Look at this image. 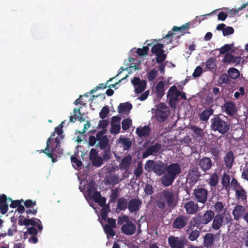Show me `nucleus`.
Masks as SVG:
<instances>
[{"label": "nucleus", "instance_id": "nucleus-1", "mask_svg": "<svg viewBox=\"0 0 248 248\" xmlns=\"http://www.w3.org/2000/svg\"><path fill=\"white\" fill-rule=\"evenodd\" d=\"M177 203L176 193L171 189H164L159 194L155 201L156 206L161 210H163L167 206L170 209H173Z\"/></svg>", "mask_w": 248, "mask_h": 248}, {"label": "nucleus", "instance_id": "nucleus-2", "mask_svg": "<svg viewBox=\"0 0 248 248\" xmlns=\"http://www.w3.org/2000/svg\"><path fill=\"white\" fill-rule=\"evenodd\" d=\"M181 172V167L178 163H173L166 166V173L161 179L162 185L165 187L170 186Z\"/></svg>", "mask_w": 248, "mask_h": 248}, {"label": "nucleus", "instance_id": "nucleus-3", "mask_svg": "<svg viewBox=\"0 0 248 248\" xmlns=\"http://www.w3.org/2000/svg\"><path fill=\"white\" fill-rule=\"evenodd\" d=\"M214 214L212 210H208L202 216H196L191 220L188 225V229L192 230L195 227L201 229L203 225H207L212 221L214 217Z\"/></svg>", "mask_w": 248, "mask_h": 248}, {"label": "nucleus", "instance_id": "nucleus-4", "mask_svg": "<svg viewBox=\"0 0 248 248\" xmlns=\"http://www.w3.org/2000/svg\"><path fill=\"white\" fill-rule=\"evenodd\" d=\"M211 129L214 131H217L221 134L227 133L230 128V123L225 121L220 115H216L211 120Z\"/></svg>", "mask_w": 248, "mask_h": 248}, {"label": "nucleus", "instance_id": "nucleus-5", "mask_svg": "<svg viewBox=\"0 0 248 248\" xmlns=\"http://www.w3.org/2000/svg\"><path fill=\"white\" fill-rule=\"evenodd\" d=\"M212 220V227L214 230L219 229L222 225H227L228 227H230L232 224V218L231 214L225 212L222 214L214 215V217Z\"/></svg>", "mask_w": 248, "mask_h": 248}, {"label": "nucleus", "instance_id": "nucleus-6", "mask_svg": "<svg viewBox=\"0 0 248 248\" xmlns=\"http://www.w3.org/2000/svg\"><path fill=\"white\" fill-rule=\"evenodd\" d=\"M201 176L199 168L194 165H191L186 177L188 183L191 185L196 183Z\"/></svg>", "mask_w": 248, "mask_h": 248}, {"label": "nucleus", "instance_id": "nucleus-7", "mask_svg": "<svg viewBox=\"0 0 248 248\" xmlns=\"http://www.w3.org/2000/svg\"><path fill=\"white\" fill-rule=\"evenodd\" d=\"M106 132L107 129H102L97 133L98 142L96 144V147L99 148L100 150L105 149L108 145L109 140L107 136L104 135Z\"/></svg>", "mask_w": 248, "mask_h": 248}, {"label": "nucleus", "instance_id": "nucleus-8", "mask_svg": "<svg viewBox=\"0 0 248 248\" xmlns=\"http://www.w3.org/2000/svg\"><path fill=\"white\" fill-rule=\"evenodd\" d=\"M181 94V92L177 90V87L173 85L170 87L168 93L167 97H170L169 104L171 107H175L176 106L175 102L178 100V97Z\"/></svg>", "mask_w": 248, "mask_h": 248}, {"label": "nucleus", "instance_id": "nucleus-9", "mask_svg": "<svg viewBox=\"0 0 248 248\" xmlns=\"http://www.w3.org/2000/svg\"><path fill=\"white\" fill-rule=\"evenodd\" d=\"M208 194V190L204 188L198 187L194 190L195 199L197 202L202 204H204L206 202Z\"/></svg>", "mask_w": 248, "mask_h": 248}, {"label": "nucleus", "instance_id": "nucleus-10", "mask_svg": "<svg viewBox=\"0 0 248 248\" xmlns=\"http://www.w3.org/2000/svg\"><path fill=\"white\" fill-rule=\"evenodd\" d=\"M188 217L184 215L177 216L172 222V227L177 229H181L185 227L188 223Z\"/></svg>", "mask_w": 248, "mask_h": 248}, {"label": "nucleus", "instance_id": "nucleus-11", "mask_svg": "<svg viewBox=\"0 0 248 248\" xmlns=\"http://www.w3.org/2000/svg\"><path fill=\"white\" fill-rule=\"evenodd\" d=\"M222 111L230 116H234L237 112V108L235 104L232 101H225L222 106Z\"/></svg>", "mask_w": 248, "mask_h": 248}, {"label": "nucleus", "instance_id": "nucleus-12", "mask_svg": "<svg viewBox=\"0 0 248 248\" xmlns=\"http://www.w3.org/2000/svg\"><path fill=\"white\" fill-rule=\"evenodd\" d=\"M162 145L158 142L155 143L154 145H151L143 153L142 157L145 158L151 155H156L158 153L162 152Z\"/></svg>", "mask_w": 248, "mask_h": 248}, {"label": "nucleus", "instance_id": "nucleus-13", "mask_svg": "<svg viewBox=\"0 0 248 248\" xmlns=\"http://www.w3.org/2000/svg\"><path fill=\"white\" fill-rule=\"evenodd\" d=\"M142 204V201L138 198H133L129 201L127 208L131 213H137L140 210Z\"/></svg>", "mask_w": 248, "mask_h": 248}, {"label": "nucleus", "instance_id": "nucleus-14", "mask_svg": "<svg viewBox=\"0 0 248 248\" xmlns=\"http://www.w3.org/2000/svg\"><path fill=\"white\" fill-rule=\"evenodd\" d=\"M169 244L171 248H184L185 239L178 237L170 236L168 238Z\"/></svg>", "mask_w": 248, "mask_h": 248}, {"label": "nucleus", "instance_id": "nucleus-15", "mask_svg": "<svg viewBox=\"0 0 248 248\" xmlns=\"http://www.w3.org/2000/svg\"><path fill=\"white\" fill-rule=\"evenodd\" d=\"M212 161L210 157H203L199 160L198 165L204 172L209 171L213 166Z\"/></svg>", "mask_w": 248, "mask_h": 248}, {"label": "nucleus", "instance_id": "nucleus-16", "mask_svg": "<svg viewBox=\"0 0 248 248\" xmlns=\"http://www.w3.org/2000/svg\"><path fill=\"white\" fill-rule=\"evenodd\" d=\"M108 224L103 226L104 232L108 235L113 237L115 235L113 228L116 227V220L112 218L107 219Z\"/></svg>", "mask_w": 248, "mask_h": 248}, {"label": "nucleus", "instance_id": "nucleus-17", "mask_svg": "<svg viewBox=\"0 0 248 248\" xmlns=\"http://www.w3.org/2000/svg\"><path fill=\"white\" fill-rule=\"evenodd\" d=\"M246 208L241 205H237L232 210V214L234 219L236 220H239L241 218L243 219V217L245 215Z\"/></svg>", "mask_w": 248, "mask_h": 248}, {"label": "nucleus", "instance_id": "nucleus-18", "mask_svg": "<svg viewBox=\"0 0 248 248\" xmlns=\"http://www.w3.org/2000/svg\"><path fill=\"white\" fill-rule=\"evenodd\" d=\"M184 208L188 215H193L197 213L199 206L194 201H190L186 202L184 205Z\"/></svg>", "mask_w": 248, "mask_h": 248}, {"label": "nucleus", "instance_id": "nucleus-19", "mask_svg": "<svg viewBox=\"0 0 248 248\" xmlns=\"http://www.w3.org/2000/svg\"><path fill=\"white\" fill-rule=\"evenodd\" d=\"M62 149L60 145H56L54 147H51L50 152L47 154V156L52 159L53 162L57 161V156L58 155H61L62 153Z\"/></svg>", "mask_w": 248, "mask_h": 248}, {"label": "nucleus", "instance_id": "nucleus-20", "mask_svg": "<svg viewBox=\"0 0 248 248\" xmlns=\"http://www.w3.org/2000/svg\"><path fill=\"white\" fill-rule=\"evenodd\" d=\"M136 230V226L131 221L126 222L121 227L122 232L126 235H132L135 232Z\"/></svg>", "mask_w": 248, "mask_h": 248}, {"label": "nucleus", "instance_id": "nucleus-21", "mask_svg": "<svg viewBox=\"0 0 248 248\" xmlns=\"http://www.w3.org/2000/svg\"><path fill=\"white\" fill-rule=\"evenodd\" d=\"M167 164L162 161L155 162L154 172L159 176L164 175L166 171Z\"/></svg>", "mask_w": 248, "mask_h": 248}, {"label": "nucleus", "instance_id": "nucleus-22", "mask_svg": "<svg viewBox=\"0 0 248 248\" xmlns=\"http://www.w3.org/2000/svg\"><path fill=\"white\" fill-rule=\"evenodd\" d=\"M132 157L128 155L124 157L119 163V168L121 170H126L128 169L132 163Z\"/></svg>", "mask_w": 248, "mask_h": 248}, {"label": "nucleus", "instance_id": "nucleus-23", "mask_svg": "<svg viewBox=\"0 0 248 248\" xmlns=\"http://www.w3.org/2000/svg\"><path fill=\"white\" fill-rule=\"evenodd\" d=\"M234 157L233 153L232 151L228 152L224 156V162L225 166L228 169H231L234 162Z\"/></svg>", "mask_w": 248, "mask_h": 248}, {"label": "nucleus", "instance_id": "nucleus-24", "mask_svg": "<svg viewBox=\"0 0 248 248\" xmlns=\"http://www.w3.org/2000/svg\"><path fill=\"white\" fill-rule=\"evenodd\" d=\"M150 131V127L148 125H145L143 127H138L136 133L140 138H145L149 136Z\"/></svg>", "mask_w": 248, "mask_h": 248}, {"label": "nucleus", "instance_id": "nucleus-25", "mask_svg": "<svg viewBox=\"0 0 248 248\" xmlns=\"http://www.w3.org/2000/svg\"><path fill=\"white\" fill-rule=\"evenodd\" d=\"M29 217H26L25 223L27 224V226L30 225L36 226L39 231H41L43 229V227L41 225V222L40 219L32 217L31 219H29Z\"/></svg>", "mask_w": 248, "mask_h": 248}, {"label": "nucleus", "instance_id": "nucleus-26", "mask_svg": "<svg viewBox=\"0 0 248 248\" xmlns=\"http://www.w3.org/2000/svg\"><path fill=\"white\" fill-rule=\"evenodd\" d=\"M155 118L159 123L165 122L168 118V112L166 110L156 109L155 112Z\"/></svg>", "mask_w": 248, "mask_h": 248}, {"label": "nucleus", "instance_id": "nucleus-27", "mask_svg": "<svg viewBox=\"0 0 248 248\" xmlns=\"http://www.w3.org/2000/svg\"><path fill=\"white\" fill-rule=\"evenodd\" d=\"M94 190V188L93 187H89L86 190L87 194L88 197L92 198L95 202L101 197V194L99 192L97 191H94L93 192V191Z\"/></svg>", "mask_w": 248, "mask_h": 248}, {"label": "nucleus", "instance_id": "nucleus-28", "mask_svg": "<svg viewBox=\"0 0 248 248\" xmlns=\"http://www.w3.org/2000/svg\"><path fill=\"white\" fill-rule=\"evenodd\" d=\"M117 141L118 143L122 144L124 150H128L131 146L132 142L128 138L121 137Z\"/></svg>", "mask_w": 248, "mask_h": 248}, {"label": "nucleus", "instance_id": "nucleus-29", "mask_svg": "<svg viewBox=\"0 0 248 248\" xmlns=\"http://www.w3.org/2000/svg\"><path fill=\"white\" fill-rule=\"evenodd\" d=\"M120 181L119 176L115 174H110L105 179L106 184L107 185H115Z\"/></svg>", "mask_w": 248, "mask_h": 248}, {"label": "nucleus", "instance_id": "nucleus-30", "mask_svg": "<svg viewBox=\"0 0 248 248\" xmlns=\"http://www.w3.org/2000/svg\"><path fill=\"white\" fill-rule=\"evenodd\" d=\"M214 110L213 108H208L203 110L200 115V119L202 121H207L209 117L212 115Z\"/></svg>", "mask_w": 248, "mask_h": 248}, {"label": "nucleus", "instance_id": "nucleus-31", "mask_svg": "<svg viewBox=\"0 0 248 248\" xmlns=\"http://www.w3.org/2000/svg\"><path fill=\"white\" fill-rule=\"evenodd\" d=\"M236 198L242 202H246L247 199V193L245 189L242 187L235 191Z\"/></svg>", "mask_w": 248, "mask_h": 248}, {"label": "nucleus", "instance_id": "nucleus-32", "mask_svg": "<svg viewBox=\"0 0 248 248\" xmlns=\"http://www.w3.org/2000/svg\"><path fill=\"white\" fill-rule=\"evenodd\" d=\"M128 202L127 200L124 197H122L118 199L117 203V207L121 211H124L127 208Z\"/></svg>", "mask_w": 248, "mask_h": 248}, {"label": "nucleus", "instance_id": "nucleus-33", "mask_svg": "<svg viewBox=\"0 0 248 248\" xmlns=\"http://www.w3.org/2000/svg\"><path fill=\"white\" fill-rule=\"evenodd\" d=\"M221 183L223 188L226 190L229 191L230 190V178L228 174L224 173L222 177Z\"/></svg>", "mask_w": 248, "mask_h": 248}, {"label": "nucleus", "instance_id": "nucleus-34", "mask_svg": "<svg viewBox=\"0 0 248 248\" xmlns=\"http://www.w3.org/2000/svg\"><path fill=\"white\" fill-rule=\"evenodd\" d=\"M132 108V105L129 102L120 103L118 107V111L119 113L124 112H129Z\"/></svg>", "mask_w": 248, "mask_h": 248}, {"label": "nucleus", "instance_id": "nucleus-35", "mask_svg": "<svg viewBox=\"0 0 248 248\" xmlns=\"http://www.w3.org/2000/svg\"><path fill=\"white\" fill-rule=\"evenodd\" d=\"M204 245L206 247H211L214 242V238L212 233H207L203 238Z\"/></svg>", "mask_w": 248, "mask_h": 248}, {"label": "nucleus", "instance_id": "nucleus-36", "mask_svg": "<svg viewBox=\"0 0 248 248\" xmlns=\"http://www.w3.org/2000/svg\"><path fill=\"white\" fill-rule=\"evenodd\" d=\"M228 73L229 77L233 79H237L240 75L239 70L233 67L229 68L228 70Z\"/></svg>", "mask_w": 248, "mask_h": 248}, {"label": "nucleus", "instance_id": "nucleus-37", "mask_svg": "<svg viewBox=\"0 0 248 248\" xmlns=\"http://www.w3.org/2000/svg\"><path fill=\"white\" fill-rule=\"evenodd\" d=\"M218 176L217 173H214L211 175L209 178L208 183L212 187L216 186L218 182Z\"/></svg>", "mask_w": 248, "mask_h": 248}, {"label": "nucleus", "instance_id": "nucleus-38", "mask_svg": "<svg viewBox=\"0 0 248 248\" xmlns=\"http://www.w3.org/2000/svg\"><path fill=\"white\" fill-rule=\"evenodd\" d=\"M164 84L162 81H159L156 87L155 92L158 97H161L164 94Z\"/></svg>", "mask_w": 248, "mask_h": 248}, {"label": "nucleus", "instance_id": "nucleus-39", "mask_svg": "<svg viewBox=\"0 0 248 248\" xmlns=\"http://www.w3.org/2000/svg\"><path fill=\"white\" fill-rule=\"evenodd\" d=\"M164 44L158 43L153 46L152 48L151 51L152 53L156 55L162 52H164Z\"/></svg>", "mask_w": 248, "mask_h": 248}, {"label": "nucleus", "instance_id": "nucleus-40", "mask_svg": "<svg viewBox=\"0 0 248 248\" xmlns=\"http://www.w3.org/2000/svg\"><path fill=\"white\" fill-rule=\"evenodd\" d=\"M224 204L221 202H217L214 204V209L217 214H222L224 212L226 213L224 209Z\"/></svg>", "mask_w": 248, "mask_h": 248}, {"label": "nucleus", "instance_id": "nucleus-41", "mask_svg": "<svg viewBox=\"0 0 248 248\" xmlns=\"http://www.w3.org/2000/svg\"><path fill=\"white\" fill-rule=\"evenodd\" d=\"M74 112L75 114H76V113H78L80 115V116L77 117L75 114H74V115H73V116H70V122L74 123L75 122V121L77 119H78V120H79L80 122L84 121V120H85L83 118V117L81 116V114L79 108L77 109L76 108H75L74 109Z\"/></svg>", "mask_w": 248, "mask_h": 248}, {"label": "nucleus", "instance_id": "nucleus-42", "mask_svg": "<svg viewBox=\"0 0 248 248\" xmlns=\"http://www.w3.org/2000/svg\"><path fill=\"white\" fill-rule=\"evenodd\" d=\"M188 228V226L187 227ZM189 230L188 229L187 231H191V232L189 233L188 236V239L192 241L196 240L200 236V231H198L197 230Z\"/></svg>", "mask_w": 248, "mask_h": 248}, {"label": "nucleus", "instance_id": "nucleus-43", "mask_svg": "<svg viewBox=\"0 0 248 248\" xmlns=\"http://www.w3.org/2000/svg\"><path fill=\"white\" fill-rule=\"evenodd\" d=\"M155 161L153 160H148L146 161L144 169L147 172L154 171Z\"/></svg>", "mask_w": 248, "mask_h": 248}, {"label": "nucleus", "instance_id": "nucleus-44", "mask_svg": "<svg viewBox=\"0 0 248 248\" xmlns=\"http://www.w3.org/2000/svg\"><path fill=\"white\" fill-rule=\"evenodd\" d=\"M116 77L110 78L109 80H108L105 84L104 83H100L96 87H94L93 89L90 91V93H93L95 92L96 91H97L98 89H106L107 86L108 84V82L112 81V80L114 78Z\"/></svg>", "mask_w": 248, "mask_h": 248}, {"label": "nucleus", "instance_id": "nucleus-45", "mask_svg": "<svg viewBox=\"0 0 248 248\" xmlns=\"http://www.w3.org/2000/svg\"><path fill=\"white\" fill-rule=\"evenodd\" d=\"M146 84V81L145 80H142L141 82L135 87V92L137 93H141L145 89Z\"/></svg>", "mask_w": 248, "mask_h": 248}, {"label": "nucleus", "instance_id": "nucleus-46", "mask_svg": "<svg viewBox=\"0 0 248 248\" xmlns=\"http://www.w3.org/2000/svg\"><path fill=\"white\" fill-rule=\"evenodd\" d=\"M142 173V164L141 162H139L138 163L137 167L135 168L134 170V173L136 178H138L140 177Z\"/></svg>", "mask_w": 248, "mask_h": 248}, {"label": "nucleus", "instance_id": "nucleus-47", "mask_svg": "<svg viewBox=\"0 0 248 248\" xmlns=\"http://www.w3.org/2000/svg\"><path fill=\"white\" fill-rule=\"evenodd\" d=\"M55 136V133H52L51 136L47 139L46 141V146L45 149L42 150L41 152L45 153L47 155V154L50 152V140L52 139H53V137Z\"/></svg>", "mask_w": 248, "mask_h": 248}, {"label": "nucleus", "instance_id": "nucleus-48", "mask_svg": "<svg viewBox=\"0 0 248 248\" xmlns=\"http://www.w3.org/2000/svg\"><path fill=\"white\" fill-rule=\"evenodd\" d=\"M132 125V121L130 119H125L122 122V127L123 130H127Z\"/></svg>", "mask_w": 248, "mask_h": 248}, {"label": "nucleus", "instance_id": "nucleus-49", "mask_svg": "<svg viewBox=\"0 0 248 248\" xmlns=\"http://www.w3.org/2000/svg\"><path fill=\"white\" fill-rule=\"evenodd\" d=\"M217 81L219 84H226L229 82V77L227 74H222L218 78Z\"/></svg>", "mask_w": 248, "mask_h": 248}, {"label": "nucleus", "instance_id": "nucleus-50", "mask_svg": "<svg viewBox=\"0 0 248 248\" xmlns=\"http://www.w3.org/2000/svg\"><path fill=\"white\" fill-rule=\"evenodd\" d=\"M149 49V48L148 46H144L141 48H138L136 53L140 56H145L148 55Z\"/></svg>", "mask_w": 248, "mask_h": 248}, {"label": "nucleus", "instance_id": "nucleus-51", "mask_svg": "<svg viewBox=\"0 0 248 248\" xmlns=\"http://www.w3.org/2000/svg\"><path fill=\"white\" fill-rule=\"evenodd\" d=\"M190 129L198 137H202L203 135V130L197 126L192 125Z\"/></svg>", "mask_w": 248, "mask_h": 248}, {"label": "nucleus", "instance_id": "nucleus-52", "mask_svg": "<svg viewBox=\"0 0 248 248\" xmlns=\"http://www.w3.org/2000/svg\"><path fill=\"white\" fill-rule=\"evenodd\" d=\"M92 160V163L93 166L99 167L103 164V159L100 156H97L94 157Z\"/></svg>", "mask_w": 248, "mask_h": 248}, {"label": "nucleus", "instance_id": "nucleus-53", "mask_svg": "<svg viewBox=\"0 0 248 248\" xmlns=\"http://www.w3.org/2000/svg\"><path fill=\"white\" fill-rule=\"evenodd\" d=\"M233 44H225L223 46H222L219 49V53L221 54H224L225 53L228 52L229 51L232 47Z\"/></svg>", "mask_w": 248, "mask_h": 248}, {"label": "nucleus", "instance_id": "nucleus-54", "mask_svg": "<svg viewBox=\"0 0 248 248\" xmlns=\"http://www.w3.org/2000/svg\"><path fill=\"white\" fill-rule=\"evenodd\" d=\"M120 124H111L110 132L112 134H117L120 132Z\"/></svg>", "mask_w": 248, "mask_h": 248}, {"label": "nucleus", "instance_id": "nucleus-55", "mask_svg": "<svg viewBox=\"0 0 248 248\" xmlns=\"http://www.w3.org/2000/svg\"><path fill=\"white\" fill-rule=\"evenodd\" d=\"M206 67L210 70L214 69L216 68L215 62L213 58H210L206 62Z\"/></svg>", "mask_w": 248, "mask_h": 248}, {"label": "nucleus", "instance_id": "nucleus-56", "mask_svg": "<svg viewBox=\"0 0 248 248\" xmlns=\"http://www.w3.org/2000/svg\"><path fill=\"white\" fill-rule=\"evenodd\" d=\"M157 71L155 69L151 70L147 74V78L149 81L154 80L157 77Z\"/></svg>", "mask_w": 248, "mask_h": 248}, {"label": "nucleus", "instance_id": "nucleus-57", "mask_svg": "<svg viewBox=\"0 0 248 248\" xmlns=\"http://www.w3.org/2000/svg\"><path fill=\"white\" fill-rule=\"evenodd\" d=\"M233 58V55L230 53H227L223 58V61L225 63H232Z\"/></svg>", "mask_w": 248, "mask_h": 248}, {"label": "nucleus", "instance_id": "nucleus-58", "mask_svg": "<svg viewBox=\"0 0 248 248\" xmlns=\"http://www.w3.org/2000/svg\"><path fill=\"white\" fill-rule=\"evenodd\" d=\"M71 162L73 163V166L74 168L77 166L78 168L82 166L83 163L81 161L78 159L76 157L72 156L71 157Z\"/></svg>", "mask_w": 248, "mask_h": 248}, {"label": "nucleus", "instance_id": "nucleus-59", "mask_svg": "<svg viewBox=\"0 0 248 248\" xmlns=\"http://www.w3.org/2000/svg\"><path fill=\"white\" fill-rule=\"evenodd\" d=\"M231 186L234 191L242 187L235 178L232 179Z\"/></svg>", "mask_w": 248, "mask_h": 248}, {"label": "nucleus", "instance_id": "nucleus-60", "mask_svg": "<svg viewBox=\"0 0 248 248\" xmlns=\"http://www.w3.org/2000/svg\"><path fill=\"white\" fill-rule=\"evenodd\" d=\"M155 55L156 56V62L159 63H162L164 60H165L167 58V55L164 53V51L158 53Z\"/></svg>", "mask_w": 248, "mask_h": 248}, {"label": "nucleus", "instance_id": "nucleus-61", "mask_svg": "<svg viewBox=\"0 0 248 248\" xmlns=\"http://www.w3.org/2000/svg\"><path fill=\"white\" fill-rule=\"evenodd\" d=\"M65 121H62L60 124L55 128V131L53 133H56L59 136H63V124L65 123Z\"/></svg>", "mask_w": 248, "mask_h": 248}, {"label": "nucleus", "instance_id": "nucleus-62", "mask_svg": "<svg viewBox=\"0 0 248 248\" xmlns=\"http://www.w3.org/2000/svg\"><path fill=\"white\" fill-rule=\"evenodd\" d=\"M174 34V33L172 31H168L167 34L164 37L165 39L164 43H166V44L170 43L172 42V37Z\"/></svg>", "mask_w": 248, "mask_h": 248}, {"label": "nucleus", "instance_id": "nucleus-63", "mask_svg": "<svg viewBox=\"0 0 248 248\" xmlns=\"http://www.w3.org/2000/svg\"><path fill=\"white\" fill-rule=\"evenodd\" d=\"M109 108L107 106L103 107L99 112V116L101 119H104L108 113Z\"/></svg>", "mask_w": 248, "mask_h": 248}, {"label": "nucleus", "instance_id": "nucleus-64", "mask_svg": "<svg viewBox=\"0 0 248 248\" xmlns=\"http://www.w3.org/2000/svg\"><path fill=\"white\" fill-rule=\"evenodd\" d=\"M211 155L215 157H218L219 155V149L217 146H214L210 148Z\"/></svg>", "mask_w": 248, "mask_h": 248}]
</instances>
